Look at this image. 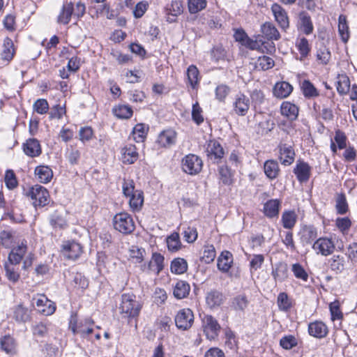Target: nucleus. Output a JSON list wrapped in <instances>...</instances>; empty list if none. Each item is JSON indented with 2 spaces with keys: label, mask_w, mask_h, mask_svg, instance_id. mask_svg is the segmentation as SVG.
<instances>
[{
  "label": "nucleus",
  "mask_w": 357,
  "mask_h": 357,
  "mask_svg": "<svg viewBox=\"0 0 357 357\" xmlns=\"http://www.w3.org/2000/svg\"><path fill=\"white\" fill-rule=\"evenodd\" d=\"M34 259V255L28 252L27 242L22 240L16 246H14L8 255V260L14 263L20 264L23 260L22 268L26 270L31 266Z\"/></svg>",
  "instance_id": "1"
},
{
  "label": "nucleus",
  "mask_w": 357,
  "mask_h": 357,
  "mask_svg": "<svg viewBox=\"0 0 357 357\" xmlns=\"http://www.w3.org/2000/svg\"><path fill=\"white\" fill-rule=\"evenodd\" d=\"M141 305L132 294H123L119 306V312L124 317L135 318L139 314Z\"/></svg>",
  "instance_id": "2"
},
{
  "label": "nucleus",
  "mask_w": 357,
  "mask_h": 357,
  "mask_svg": "<svg viewBox=\"0 0 357 357\" xmlns=\"http://www.w3.org/2000/svg\"><path fill=\"white\" fill-rule=\"evenodd\" d=\"M35 208L44 207L49 204L50 194L47 190L40 185L32 186L26 193Z\"/></svg>",
  "instance_id": "3"
},
{
  "label": "nucleus",
  "mask_w": 357,
  "mask_h": 357,
  "mask_svg": "<svg viewBox=\"0 0 357 357\" xmlns=\"http://www.w3.org/2000/svg\"><path fill=\"white\" fill-rule=\"evenodd\" d=\"M113 225L116 230L123 234H131L135 228L132 216L124 212L114 215Z\"/></svg>",
  "instance_id": "4"
},
{
  "label": "nucleus",
  "mask_w": 357,
  "mask_h": 357,
  "mask_svg": "<svg viewBox=\"0 0 357 357\" xmlns=\"http://www.w3.org/2000/svg\"><path fill=\"white\" fill-rule=\"evenodd\" d=\"M93 321L90 319L77 320L72 319L69 328L75 335L81 337H88L93 331Z\"/></svg>",
  "instance_id": "5"
},
{
  "label": "nucleus",
  "mask_w": 357,
  "mask_h": 357,
  "mask_svg": "<svg viewBox=\"0 0 357 357\" xmlns=\"http://www.w3.org/2000/svg\"><path fill=\"white\" fill-rule=\"evenodd\" d=\"M312 248L317 255L327 257L335 251V243L332 238L320 237L314 241Z\"/></svg>",
  "instance_id": "6"
},
{
  "label": "nucleus",
  "mask_w": 357,
  "mask_h": 357,
  "mask_svg": "<svg viewBox=\"0 0 357 357\" xmlns=\"http://www.w3.org/2000/svg\"><path fill=\"white\" fill-rule=\"evenodd\" d=\"M181 166L185 173L196 175L202 171L203 162L198 155L190 153L182 159Z\"/></svg>",
  "instance_id": "7"
},
{
  "label": "nucleus",
  "mask_w": 357,
  "mask_h": 357,
  "mask_svg": "<svg viewBox=\"0 0 357 357\" xmlns=\"http://www.w3.org/2000/svg\"><path fill=\"white\" fill-rule=\"evenodd\" d=\"M32 305L37 311L45 316L52 315L56 310V305L44 294H38L33 297Z\"/></svg>",
  "instance_id": "8"
},
{
  "label": "nucleus",
  "mask_w": 357,
  "mask_h": 357,
  "mask_svg": "<svg viewBox=\"0 0 357 357\" xmlns=\"http://www.w3.org/2000/svg\"><path fill=\"white\" fill-rule=\"evenodd\" d=\"M202 327L206 338L209 340H215L220 331V324L211 315H205L203 317Z\"/></svg>",
  "instance_id": "9"
},
{
  "label": "nucleus",
  "mask_w": 357,
  "mask_h": 357,
  "mask_svg": "<svg viewBox=\"0 0 357 357\" xmlns=\"http://www.w3.org/2000/svg\"><path fill=\"white\" fill-rule=\"evenodd\" d=\"M63 256L70 260H76L83 252V248L80 243L75 241H67L61 246Z\"/></svg>",
  "instance_id": "10"
},
{
  "label": "nucleus",
  "mask_w": 357,
  "mask_h": 357,
  "mask_svg": "<svg viewBox=\"0 0 357 357\" xmlns=\"http://www.w3.org/2000/svg\"><path fill=\"white\" fill-rule=\"evenodd\" d=\"M194 314L189 308L180 310L175 316V324L178 329L188 330L192 326Z\"/></svg>",
  "instance_id": "11"
},
{
  "label": "nucleus",
  "mask_w": 357,
  "mask_h": 357,
  "mask_svg": "<svg viewBox=\"0 0 357 357\" xmlns=\"http://www.w3.org/2000/svg\"><path fill=\"white\" fill-rule=\"evenodd\" d=\"M206 153L208 158L213 162H219L225 155L223 147L215 140H210L208 142Z\"/></svg>",
  "instance_id": "12"
},
{
  "label": "nucleus",
  "mask_w": 357,
  "mask_h": 357,
  "mask_svg": "<svg viewBox=\"0 0 357 357\" xmlns=\"http://www.w3.org/2000/svg\"><path fill=\"white\" fill-rule=\"evenodd\" d=\"M271 11L280 27L286 31L289 26V20L287 11L278 3H273Z\"/></svg>",
  "instance_id": "13"
},
{
  "label": "nucleus",
  "mask_w": 357,
  "mask_h": 357,
  "mask_svg": "<svg viewBox=\"0 0 357 357\" xmlns=\"http://www.w3.org/2000/svg\"><path fill=\"white\" fill-rule=\"evenodd\" d=\"M280 156L279 159L282 165L289 166L291 165L295 159V152L291 145L280 144L278 146Z\"/></svg>",
  "instance_id": "14"
},
{
  "label": "nucleus",
  "mask_w": 357,
  "mask_h": 357,
  "mask_svg": "<svg viewBox=\"0 0 357 357\" xmlns=\"http://www.w3.org/2000/svg\"><path fill=\"white\" fill-rule=\"evenodd\" d=\"M234 112L238 116H245L250 108V100L244 94H238L233 102Z\"/></svg>",
  "instance_id": "15"
},
{
  "label": "nucleus",
  "mask_w": 357,
  "mask_h": 357,
  "mask_svg": "<svg viewBox=\"0 0 357 357\" xmlns=\"http://www.w3.org/2000/svg\"><path fill=\"white\" fill-rule=\"evenodd\" d=\"M294 173L300 183H305L310 177L311 167L305 162L298 161L294 169Z\"/></svg>",
  "instance_id": "16"
},
{
  "label": "nucleus",
  "mask_w": 357,
  "mask_h": 357,
  "mask_svg": "<svg viewBox=\"0 0 357 357\" xmlns=\"http://www.w3.org/2000/svg\"><path fill=\"white\" fill-rule=\"evenodd\" d=\"M0 346L1 350L8 355H15L17 352V341L10 335H5L0 338Z\"/></svg>",
  "instance_id": "17"
},
{
  "label": "nucleus",
  "mask_w": 357,
  "mask_h": 357,
  "mask_svg": "<svg viewBox=\"0 0 357 357\" xmlns=\"http://www.w3.org/2000/svg\"><path fill=\"white\" fill-rule=\"evenodd\" d=\"M176 139V133L172 129L161 132L158 136V145L160 147L169 148L174 145Z\"/></svg>",
  "instance_id": "18"
},
{
  "label": "nucleus",
  "mask_w": 357,
  "mask_h": 357,
  "mask_svg": "<svg viewBox=\"0 0 357 357\" xmlns=\"http://www.w3.org/2000/svg\"><path fill=\"white\" fill-rule=\"evenodd\" d=\"M12 317L18 323H26L31 319V311L22 304H19L13 308Z\"/></svg>",
  "instance_id": "19"
},
{
  "label": "nucleus",
  "mask_w": 357,
  "mask_h": 357,
  "mask_svg": "<svg viewBox=\"0 0 357 357\" xmlns=\"http://www.w3.org/2000/svg\"><path fill=\"white\" fill-rule=\"evenodd\" d=\"M298 27L305 35H310L313 32L314 26L309 14L305 11H302L298 14Z\"/></svg>",
  "instance_id": "20"
},
{
  "label": "nucleus",
  "mask_w": 357,
  "mask_h": 357,
  "mask_svg": "<svg viewBox=\"0 0 357 357\" xmlns=\"http://www.w3.org/2000/svg\"><path fill=\"white\" fill-rule=\"evenodd\" d=\"M73 16V3L71 2H66L57 16V23L59 24L66 25Z\"/></svg>",
  "instance_id": "21"
},
{
  "label": "nucleus",
  "mask_w": 357,
  "mask_h": 357,
  "mask_svg": "<svg viewBox=\"0 0 357 357\" xmlns=\"http://www.w3.org/2000/svg\"><path fill=\"white\" fill-rule=\"evenodd\" d=\"M232 254L227 250L222 251L218 258V268L222 273H227L233 264Z\"/></svg>",
  "instance_id": "22"
},
{
  "label": "nucleus",
  "mask_w": 357,
  "mask_h": 357,
  "mask_svg": "<svg viewBox=\"0 0 357 357\" xmlns=\"http://www.w3.org/2000/svg\"><path fill=\"white\" fill-rule=\"evenodd\" d=\"M308 332L314 337L323 338L328 334V328L324 322L316 321L309 324Z\"/></svg>",
  "instance_id": "23"
},
{
  "label": "nucleus",
  "mask_w": 357,
  "mask_h": 357,
  "mask_svg": "<svg viewBox=\"0 0 357 357\" xmlns=\"http://www.w3.org/2000/svg\"><path fill=\"white\" fill-rule=\"evenodd\" d=\"M138 158V153L135 146L129 144L121 150V160L124 164H132Z\"/></svg>",
  "instance_id": "24"
},
{
  "label": "nucleus",
  "mask_w": 357,
  "mask_h": 357,
  "mask_svg": "<svg viewBox=\"0 0 357 357\" xmlns=\"http://www.w3.org/2000/svg\"><path fill=\"white\" fill-rule=\"evenodd\" d=\"M34 172L37 179L43 183L50 182L53 177V172L47 165H39L36 167Z\"/></svg>",
  "instance_id": "25"
},
{
  "label": "nucleus",
  "mask_w": 357,
  "mask_h": 357,
  "mask_svg": "<svg viewBox=\"0 0 357 357\" xmlns=\"http://www.w3.org/2000/svg\"><path fill=\"white\" fill-rule=\"evenodd\" d=\"M19 265L20 264L14 263L9 260L5 264L6 276L12 282L15 283L20 279Z\"/></svg>",
  "instance_id": "26"
},
{
  "label": "nucleus",
  "mask_w": 357,
  "mask_h": 357,
  "mask_svg": "<svg viewBox=\"0 0 357 357\" xmlns=\"http://www.w3.org/2000/svg\"><path fill=\"white\" fill-rule=\"evenodd\" d=\"M281 114L290 121H294L298 115V107L290 102H284L280 107Z\"/></svg>",
  "instance_id": "27"
},
{
  "label": "nucleus",
  "mask_w": 357,
  "mask_h": 357,
  "mask_svg": "<svg viewBox=\"0 0 357 357\" xmlns=\"http://www.w3.org/2000/svg\"><path fill=\"white\" fill-rule=\"evenodd\" d=\"M23 148L25 154L32 158L37 157L41 153L40 145L36 139H28Z\"/></svg>",
  "instance_id": "28"
},
{
  "label": "nucleus",
  "mask_w": 357,
  "mask_h": 357,
  "mask_svg": "<svg viewBox=\"0 0 357 357\" xmlns=\"http://www.w3.org/2000/svg\"><path fill=\"white\" fill-rule=\"evenodd\" d=\"M292 86L287 82H281L275 84L273 88V94L279 98H285L292 92Z\"/></svg>",
  "instance_id": "29"
},
{
  "label": "nucleus",
  "mask_w": 357,
  "mask_h": 357,
  "mask_svg": "<svg viewBox=\"0 0 357 357\" xmlns=\"http://www.w3.org/2000/svg\"><path fill=\"white\" fill-rule=\"evenodd\" d=\"M280 202L278 199H270L264 206V213L268 218L277 217L279 213Z\"/></svg>",
  "instance_id": "30"
},
{
  "label": "nucleus",
  "mask_w": 357,
  "mask_h": 357,
  "mask_svg": "<svg viewBox=\"0 0 357 357\" xmlns=\"http://www.w3.org/2000/svg\"><path fill=\"white\" fill-rule=\"evenodd\" d=\"M223 301V295L217 290H211L206 294V302L211 308L219 306Z\"/></svg>",
  "instance_id": "31"
},
{
  "label": "nucleus",
  "mask_w": 357,
  "mask_h": 357,
  "mask_svg": "<svg viewBox=\"0 0 357 357\" xmlns=\"http://www.w3.org/2000/svg\"><path fill=\"white\" fill-rule=\"evenodd\" d=\"M287 264L279 262L273 268L271 275L275 281L282 282L287 278Z\"/></svg>",
  "instance_id": "32"
},
{
  "label": "nucleus",
  "mask_w": 357,
  "mask_h": 357,
  "mask_svg": "<svg viewBox=\"0 0 357 357\" xmlns=\"http://www.w3.org/2000/svg\"><path fill=\"white\" fill-rule=\"evenodd\" d=\"M218 173L221 182L226 185H230L233 183L234 172L227 166V165H222L218 167Z\"/></svg>",
  "instance_id": "33"
},
{
  "label": "nucleus",
  "mask_w": 357,
  "mask_h": 357,
  "mask_svg": "<svg viewBox=\"0 0 357 357\" xmlns=\"http://www.w3.org/2000/svg\"><path fill=\"white\" fill-rule=\"evenodd\" d=\"M264 169L266 176L271 180L276 178L280 172L278 163L273 160L266 161Z\"/></svg>",
  "instance_id": "34"
},
{
  "label": "nucleus",
  "mask_w": 357,
  "mask_h": 357,
  "mask_svg": "<svg viewBox=\"0 0 357 357\" xmlns=\"http://www.w3.org/2000/svg\"><path fill=\"white\" fill-rule=\"evenodd\" d=\"M345 260L344 257L337 255L328 259V264L332 271L341 273L344 270Z\"/></svg>",
  "instance_id": "35"
},
{
  "label": "nucleus",
  "mask_w": 357,
  "mask_h": 357,
  "mask_svg": "<svg viewBox=\"0 0 357 357\" xmlns=\"http://www.w3.org/2000/svg\"><path fill=\"white\" fill-rule=\"evenodd\" d=\"M297 215L294 211H285L282 214L281 222L285 229H292L296 222Z\"/></svg>",
  "instance_id": "36"
},
{
  "label": "nucleus",
  "mask_w": 357,
  "mask_h": 357,
  "mask_svg": "<svg viewBox=\"0 0 357 357\" xmlns=\"http://www.w3.org/2000/svg\"><path fill=\"white\" fill-rule=\"evenodd\" d=\"M15 54L14 45L12 40L6 38L3 40V50L1 52V58L7 61L13 59Z\"/></svg>",
  "instance_id": "37"
},
{
  "label": "nucleus",
  "mask_w": 357,
  "mask_h": 357,
  "mask_svg": "<svg viewBox=\"0 0 357 357\" xmlns=\"http://www.w3.org/2000/svg\"><path fill=\"white\" fill-rule=\"evenodd\" d=\"M261 32L268 40H278L280 35L276 27L271 22H266L261 26Z\"/></svg>",
  "instance_id": "38"
},
{
  "label": "nucleus",
  "mask_w": 357,
  "mask_h": 357,
  "mask_svg": "<svg viewBox=\"0 0 357 357\" xmlns=\"http://www.w3.org/2000/svg\"><path fill=\"white\" fill-rule=\"evenodd\" d=\"M167 14L168 15L167 20L173 22L175 20L171 18L170 15L173 17H177L183 13L182 3L178 0L172 1L171 5L166 8Z\"/></svg>",
  "instance_id": "39"
},
{
  "label": "nucleus",
  "mask_w": 357,
  "mask_h": 357,
  "mask_svg": "<svg viewBox=\"0 0 357 357\" xmlns=\"http://www.w3.org/2000/svg\"><path fill=\"white\" fill-rule=\"evenodd\" d=\"M190 290V287L188 283L180 280L176 284L173 294L176 298L181 299L189 294Z\"/></svg>",
  "instance_id": "40"
},
{
  "label": "nucleus",
  "mask_w": 357,
  "mask_h": 357,
  "mask_svg": "<svg viewBox=\"0 0 357 357\" xmlns=\"http://www.w3.org/2000/svg\"><path fill=\"white\" fill-rule=\"evenodd\" d=\"M338 21V32L340 36L342 42L347 43L349 38V30L346 17L342 15H340Z\"/></svg>",
  "instance_id": "41"
},
{
  "label": "nucleus",
  "mask_w": 357,
  "mask_h": 357,
  "mask_svg": "<svg viewBox=\"0 0 357 357\" xmlns=\"http://www.w3.org/2000/svg\"><path fill=\"white\" fill-rule=\"evenodd\" d=\"M296 47L300 53L301 60L306 58L311 50L308 40L304 37L299 38L296 40Z\"/></svg>",
  "instance_id": "42"
},
{
  "label": "nucleus",
  "mask_w": 357,
  "mask_h": 357,
  "mask_svg": "<svg viewBox=\"0 0 357 357\" xmlns=\"http://www.w3.org/2000/svg\"><path fill=\"white\" fill-rule=\"evenodd\" d=\"M144 203L143 192L141 190H137L135 194L129 197L130 207L133 211H139Z\"/></svg>",
  "instance_id": "43"
},
{
  "label": "nucleus",
  "mask_w": 357,
  "mask_h": 357,
  "mask_svg": "<svg viewBox=\"0 0 357 357\" xmlns=\"http://www.w3.org/2000/svg\"><path fill=\"white\" fill-rule=\"evenodd\" d=\"M188 270V263L183 258H176L171 263V271L175 274H183Z\"/></svg>",
  "instance_id": "44"
},
{
  "label": "nucleus",
  "mask_w": 357,
  "mask_h": 357,
  "mask_svg": "<svg viewBox=\"0 0 357 357\" xmlns=\"http://www.w3.org/2000/svg\"><path fill=\"white\" fill-rule=\"evenodd\" d=\"M187 77L188 83L192 89L199 84L200 77L198 68L195 65H190L187 69Z\"/></svg>",
  "instance_id": "45"
},
{
  "label": "nucleus",
  "mask_w": 357,
  "mask_h": 357,
  "mask_svg": "<svg viewBox=\"0 0 357 357\" xmlns=\"http://www.w3.org/2000/svg\"><path fill=\"white\" fill-rule=\"evenodd\" d=\"M149 128L143 123L137 124L132 130V135L136 142H142L147 134Z\"/></svg>",
  "instance_id": "46"
},
{
  "label": "nucleus",
  "mask_w": 357,
  "mask_h": 357,
  "mask_svg": "<svg viewBox=\"0 0 357 357\" xmlns=\"http://www.w3.org/2000/svg\"><path fill=\"white\" fill-rule=\"evenodd\" d=\"M112 112L119 119H129L132 115V109L129 105H119L113 108Z\"/></svg>",
  "instance_id": "47"
},
{
  "label": "nucleus",
  "mask_w": 357,
  "mask_h": 357,
  "mask_svg": "<svg viewBox=\"0 0 357 357\" xmlns=\"http://www.w3.org/2000/svg\"><path fill=\"white\" fill-rule=\"evenodd\" d=\"M168 250L171 252H176L181 248V243L178 233L174 232L166 238Z\"/></svg>",
  "instance_id": "48"
},
{
  "label": "nucleus",
  "mask_w": 357,
  "mask_h": 357,
  "mask_svg": "<svg viewBox=\"0 0 357 357\" xmlns=\"http://www.w3.org/2000/svg\"><path fill=\"white\" fill-rule=\"evenodd\" d=\"M350 88V80L346 75H339L337 77V91L340 94H346Z\"/></svg>",
  "instance_id": "49"
},
{
  "label": "nucleus",
  "mask_w": 357,
  "mask_h": 357,
  "mask_svg": "<svg viewBox=\"0 0 357 357\" xmlns=\"http://www.w3.org/2000/svg\"><path fill=\"white\" fill-rule=\"evenodd\" d=\"M317 237V230L312 226H305L302 229L301 241L310 243Z\"/></svg>",
  "instance_id": "50"
},
{
  "label": "nucleus",
  "mask_w": 357,
  "mask_h": 357,
  "mask_svg": "<svg viewBox=\"0 0 357 357\" xmlns=\"http://www.w3.org/2000/svg\"><path fill=\"white\" fill-rule=\"evenodd\" d=\"M144 250L132 245L129 249V260L134 264L141 263L144 258Z\"/></svg>",
  "instance_id": "51"
},
{
  "label": "nucleus",
  "mask_w": 357,
  "mask_h": 357,
  "mask_svg": "<svg viewBox=\"0 0 357 357\" xmlns=\"http://www.w3.org/2000/svg\"><path fill=\"white\" fill-rule=\"evenodd\" d=\"M206 5V0H188V10L191 14L199 13L204 9Z\"/></svg>",
  "instance_id": "52"
},
{
  "label": "nucleus",
  "mask_w": 357,
  "mask_h": 357,
  "mask_svg": "<svg viewBox=\"0 0 357 357\" xmlns=\"http://www.w3.org/2000/svg\"><path fill=\"white\" fill-rule=\"evenodd\" d=\"M303 93L306 98H313L319 96L317 89L309 80H304L301 84Z\"/></svg>",
  "instance_id": "53"
},
{
  "label": "nucleus",
  "mask_w": 357,
  "mask_h": 357,
  "mask_svg": "<svg viewBox=\"0 0 357 357\" xmlns=\"http://www.w3.org/2000/svg\"><path fill=\"white\" fill-rule=\"evenodd\" d=\"M250 261V272L253 274L256 271L261 268L264 262V256L261 254L253 255Z\"/></svg>",
  "instance_id": "54"
},
{
  "label": "nucleus",
  "mask_w": 357,
  "mask_h": 357,
  "mask_svg": "<svg viewBox=\"0 0 357 357\" xmlns=\"http://www.w3.org/2000/svg\"><path fill=\"white\" fill-rule=\"evenodd\" d=\"M172 326V318L168 316H165L162 318L159 323V328L160 329L161 332L162 333L160 335V339H163L165 337H167L169 332L170 328Z\"/></svg>",
  "instance_id": "55"
},
{
  "label": "nucleus",
  "mask_w": 357,
  "mask_h": 357,
  "mask_svg": "<svg viewBox=\"0 0 357 357\" xmlns=\"http://www.w3.org/2000/svg\"><path fill=\"white\" fill-rule=\"evenodd\" d=\"M277 303L279 310L284 312L288 311L291 307V301L287 294L284 292L278 294Z\"/></svg>",
  "instance_id": "56"
},
{
  "label": "nucleus",
  "mask_w": 357,
  "mask_h": 357,
  "mask_svg": "<svg viewBox=\"0 0 357 357\" xmlns=\"http://www.w3.org/2000/svg\"><path fill=\"white\" fill-rule=\"evenodd\" d=\"M298 344L297 339L294 335H288L282 337L280 340V345L284 349L289 350Z\"/></svg>",
  "instance_id": "57"
},
{
  "label": "nucleus",
  "mask_w": 357,
  "mask_h": 357,
  "mask_svg": "<svg viewBox=\"0 0 357 357\" xmlns=\"http://www.w3.org/2000/svg\"><path fill=\"white\" fill-rule=\"evenodd\" d=\"M33 110L39 114H45L49 110V104L46 99L40 98L33 105Z\"/></svg>",
  "instance_id": "58"
},
{
  "label": "nucleus",
  "mask_w": 357,
  "mask_h": 357,
  "mask_svg": "<svg viewBox=\"0 0 357 357\" xmlns=\"http://www.w3.org/2000/svg\"><path fill=\"white\" fill-rule=\"evenodd\" d=\"M215 256L216 252L213 245H210L204 247L202 259L206 264H210L213 261Z\"/></svg>",
  "instance_id": "59"
},
{
  "label": "nucleus",
  "mask_w": 357,
  "mask_h": 357,
  "mask_svg": "<svg viewBox=\"0 0 357 357\" xmlns=\"http://www.w3.org/2000/svg\"><path fill=\"white\" fill-rule=\"evenodd\" d=\"M335 208L337 213L343 215L348 211V204L344 195H339L336 199Z\"/></svg>",
  "instance_id": "60"
},
{
  "label": "nucleus",
  "mask_w": 357,
  "mask_h": 357,
  "mask_svg": "<svg viewBox=\"0 0 357 357\" xmlns=\"http://www.w3.org/2000/svg\"><path fill=\"white\" fill-rule=\"evenodd\" d=\"M291 270L292 272L294 273V276L296 278L302 280L304 282H306L307 280L308 274L300 264H294L292 265Z\"/></svg>",
  "instance_id": "61"
},
{
  "label": "nucleus",
  "mask_w": 357,
  "mask_h": 357,
  "mask_svg": "<svg viewBox=\"0 0 357 357\" xmlns=\"http://www.w3.org/2000/svg\"><path fill=\"white\" fill-rule=\"evenodd\" d=\"M335 225L342 233H346L351 226V222L349 218H337Z\"/></svg>",
  "instance_id": "62"
},
{
  "label": "nucleus",
  "mask_w": 357,
  "mask_h": 357,
  "mask_svg": "<svg viewBox=\"0 0 357 357\" xmlns=\"http://www.w3.org/2000/svg\"><path fill=\"white\" fill-rule=\"evenodd\" d=\"M232 305L235 310H243L248 305V301L245 295H238L233 300Z\"/></svg>",
  "instance_id": "63"
},
{
  "label": "nucleus",
  "mask_w": 357,
  "mask_h": 357,
  "mask_svg": "<svg viewBox=\"0 0 357 357\" xmlns=\"http://www.w3.org/2000/svg\"><path fill=\"white\" fill-rule=\"evenodd\" d=\"M202 109L200 107L199 103L196 102L192 105V120L197 124L199 125L204 121V117L202 114Z\"/></svg>",
  "instance_id": "64"
}]
</instances>
